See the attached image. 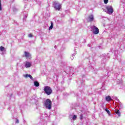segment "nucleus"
Wrapping results in <instances>:
<instances>
[{
  "label": "nucleus",
  "mask_w": 125,
  "mask_h": 125,
  "mask_svg": "<svg viewBox=\"0 0 125 125\" xmlns=\"http://www.w3.org/2000/svg\"><path fill=\"white\" fill-rule=\"evenodd\" d=\"M44 106H45L46 109H48V110H51L52 103L49 99H47L46 100V101L44 102Z\"/></svg>",
  "instance_id": "1"
},
{
  "label": "nucleus",
  "mask_w": 125,
  "mask_h": 125,
  "mask_svg": "<svg viewBox=\"0 0 125 125\" xmlns=\"http://www.w3.org/2000/svg\"><path fill=\"white\" fill-rule=\"evenodd\" d=\"M44 91L47 95H50L52 93V89L48 86H46L44 88Z\"/></svg>",
  "instance_id": "2"
},
{
  "label": "nucleus",
  "mask_w": 125,
  "mask_h": 125,
  "mask_svg": "<svg viewBox=\"0 0 125 125\" xmlns=\"http://www.w3.org/2000/svg\"><path fill=\"white\" fill-rule=\"evenodd\" d=\"M93 32L94 35H97V34H99V29L97 28V27L95 26H93Z\"/></svg>",
  "instance_id": "3"
},
{
  "label": "nucleus",
  "mask_w": 125,
  "mask_h": 125,
  "mask_svg": "<svg viewBox=\"0 0 125 125\" xmlns=\"http://www.w3.org/2000/svg\"><path fill=\"white\" fill-rule=\"evenodd\" d=\"M55 8H56V10H60L61 9V4L55 2Z\"/></svg>",
  "instance_id": "4"
},
{
  "label": "nucleus",
  "mask_w": 125,
  "mask_h": 125,
  "mask_svg": "<svg viewBox=\"0 0 125 125\" xmlns=\"http://www.w3.org/2000/svg\"><path fill=\"white\" fill-rule=\"evenodd\" d=\"M106 8L109 13H113L114 12V9H113L112 6H107Z\"/></svg>",
  "instance_id": "5"
},
{
  "label": "nucleus",
  "mask_w": 125,
  "mask_h": 125,
  "mask_svg": "<svg viewBox=\"0 0 125 125\" xmlns=\"http://www.w3.org/2000/svg\"><path fill=\"white\" fill-rule=\"evenodd\" d=\"M24 54L26 58H31V54H30V53L25 51Z\"/></svg>",
  "instance_id": "6"
},
{
  "label": "nucleus",
  "mask_w": 125,
  "mask_h": 125,
  "mask_svg": "<svg viewBox=\"0 0 125 125\" xmlns=\"http://www.w3.org/2000/svg\"><path fill=\"white\" fill-rule=\"evenodd\" d=\"M88 19L89 20L90 22H92L94 20V17L93 15H90L88 16Z\"/></svg>",
  "instance_id": "7"
},
{
  "label": "nucleus",
  "mask_w": 125,
  "mask_h": 125,
  "mask_svg": "<svg viewBox=\"0 0 125 125\" xmlns=\"http://www.w3.org/2000/svg\"><path fill=\"white\" fill-rule=\"evenodd\" d=\"M105 100H106L107 102H109V101H111V100H112V98H111V96H107L105 97Z\"/></svg>",
  "instance_id": "8"
},
{
  "label": "nucleus",
  "mask_w": 125,
  "mask_h": 125,
  "mask_svg": "<svg viewBox=\"0 0 125 125\" xmlns=\"http://www.w3.org/2000/svg\"><path fill=\"white\" fill-rule=\"evenodd\" d=\"M31 64L30 62H26L25 63V68H30L31 67Z\"/></svg>",
  "instance_id": "9"
},
{
  "label": "nucleus",
  "mask_w": 125,
  "mask_h": 125,
  "mask_svg": "<svg viewBox=\"0 0 125 125\" xmlns=\"http://www.w3.org/2000/svg\"><path fill=\"white\" fill-rule=\"evenodd\" d=\"M34 85L38 87V86H40V83L38 81L34 82Z\"/></svg>",
  "instance_id": "10"
},
{
  "label": "nucleus",
  "mask_w": 125,
  "mask_h": 125,
  "mask_svg": "<svg viewBox=\"0 0 125 125\" xmlns=\"http://www.w3.org/2000/svg\"><path fill=\"white\" fill-rule=\"evenodd\" d=\"M29 77V78H30V79H31V80H33V77L31 76V75L30 74H26L25 75V78H28Z\"/></svg>",
  "instance_id": "11"
},
{
  "label": "nucleus",
  "mask_w": 125,
  "mask_h": 125,
  "mask_svg": "<svg viewBox=\"0 0 125 125\" xmlns=\"http://www.w3.org/2000/svg\"><path fill=\"white\" fill-rule=\"evenodd\" d=\"M52 29H53V22L51 23V25L49 27V30H51Z\"/></svg>",
  "instance_id": "12"
},
{
  "label": "nucleus",
  "mask_w": 125,
  "mask_h": 125,
  "mask_svg": "<svg viewBox=\"0 0 125 125\" xmlns=\"http://www.w3.org/2000/svg\"><path fill=\"white\" fill-rule=\"evenodd\" d=\"M0 50L1 51H3L4 50V47L1 46L0 47Z\"/></svg>",
  "instance_id": "13"
},
{
  "label": "nucleus",
  "mask_w": 125,
  "mask_h": 125,
  "mask_svg": "<svg viewBox=\"0 0 125 125\" xmlns=\"http://www.w3.org/2000/svg\"><path fill=\"white\" fill-rule=\"evenodd\" d=\"M73 121H76L77 120V115H74L73 117Z\"/></svg>",
  "instance_id": "14"
},
{
  "label": "nucleus",
  "mask_w": 125,
  "mask_h": 125,
  "mask_svg": "<svg viewBox=\"0 0 125 125\" xmlns=\"http://www.w3.org/2000/svg\"><path fill=\"white\" fill-rule=\"evenodd\" d=\"M0 10H2V8H1V0H0Z\"/></svg>",
  "instance_id": "15"
},
{
  "label": "nucleus",
  "mask_w": 125,
  "mask_h": 125,
  "mask_svg": "<svg viewBox=\"0 0 125 125\" xmlns=\"http://www.w3.org/2000/svg\"><path fill=\"white\" fill-rule=\"evenodd\" d=\"M28 37L29 38H33V34L30 33V34L28 35Z\"/></svg>",
  "instance_id": "16"
},
{
  "label": "nucleus",
  "mask_w": 125,
  "mask_h": 125,
  "mask_svg": "<svg viewBox=\"0 0 125 125\" xmlns=\"http://www.w3.org/2000/svg\"><path fill=\"white\" fill-rule=\"evenodd\" d=\"M83 114H81L80 116V120H83Z\"/></svg>",
  "instance_id": "17"
},
{
  "label": "nucleus",
  "mask_w": 125,
  "mask_h": 125,
  "mask_svg": "<svg viewBox=\"0 0 125 125\" xmlns=\"http://www.w3.org/2000/svg\"><path fill=\"white\" fill-rule=\"evenodd\" d=\"M109 1V0H104V3L105 4H107V3H108V1Z\"/></svg>",
  "instance_id": "18"
},
{
  "label": "nucleus",
  "mask_w": 125,
  "mask_h": 125,
  "mask_svg": "<svg viewBox=\"0 0 125 125\" xmlns=\"http://www.w3.org/2000/svg\"><path fill=\"white\" fill-rule=\"evenodd\" d=\"M116 114H117L118 115H121V113H120V110H118L116 112Z\"/></svg>",
  "instance_id": "19"
},
{
  "label": "nucleus",
  "mask_w": 125,
  "mask_h": 125,
  "mask_svg": "<svg viewBox=\"0 0 125 125\" xmlns=\"http://www.w3.org/2000/svg\"><path fill=\"white\" fill-rule=\"evenodd\" d=\"M105 111H106V112H107V114H110V111H109V110H108V109H105Z\"/></svg>",
  "instance_id": "20"
},
{
  "label": "nucleus",
  "mask_w": 125,
  "mask_h": 125,
  "mask_svg": "<svg viewBox=\"0 0 125 125\" xmlns=\"http://www.w3.org/2000/svg\"><path fill=\"white\" fill-rule=\"evenodd\" d=\"M16 123L17 124H19V120L18 119H17L16 121Z\"/></svg>",
  "instance_id": "21"
}]
</instances>
